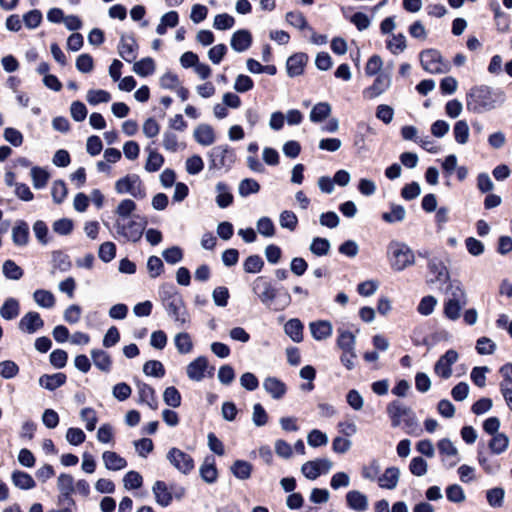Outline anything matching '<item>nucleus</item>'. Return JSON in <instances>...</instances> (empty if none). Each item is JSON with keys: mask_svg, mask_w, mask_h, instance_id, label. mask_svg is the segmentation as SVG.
Masks as SVG:
<instances>
[{"mask_svg": "<svg viewBox=\"0 0 512 512\" xmlns=\"http://www.w3.org/2000/svg\"><path fill=\"white\" fill-rule=\"evenodd\" d=\"M505 94L501 90H492L488 86L474 87L467 94V109L474 113L490 111L503 104Z\"/></svg>", "mask_w": 512, "mask_h": 512, "instance_id": "nucleus-1", "label": "nucleus"}, {"mask_svg": "<svg viewBox=\"0 0 512 512\" xmlns=\"http://www.w3.org/2000/svg\"><path fill=\"white\" fill-rule=\"evenodd\" d=\"M161 296L168 316L173 319L177 327H182L190 322V315L184 301L172 286H163Z\"/></svg>", "mask_w": 512, "mask_h": 512, "instance_id": "nucleus-2", "label": "nucleus"}, {"mask_svg": "<svg viewBox=\"0 0 512 512\" xmlns=\"http://www.w3.org/2000/svg\"><path fill=\"white\" fill-rule=\"evenodd\" d=\"M387 253L391 268L395 271H402L415 263L413 250L403 242H390Z\"/></svg>", "mask_w": 512, "mask_h": 512, "instance_id": "nucleus-3", "label": "nucleus"}, {"mask_svg": "<svg viewBox=\"0 0 512 512\" xmlns=\"http://www.w3.org/2000/svg\"><path fill=\"white\" fill-rule=\"evenodd\" d=\"M137 218L115 221L116 238L122 239L125 242H138L143 235L147 222L144 219L138 221Z\"/></svg>", "mask_w": 512, "mask_h": 512, "instance_id": "nucleus-4", "label": "nucleus"}, {"mask_svg": "<svg viewBox=\"0 0 512 512\" xmlns=\"http://www.w3.org/2000/svg\"><path fill=\"white\" fill-rule=\"evenodd\" d=\"M117 194H129L135 199H144L147 195L146 188L137 174H127L115 182Z\"/></svg>", "mask_w": 512, "mask_h": 512, "instance_id": "nucleus-5", "label": "nucleus"}, {"mask_svg": "<svg viewBox=\"0 0 512 512\" xmlns=\"http://www.w3.org/2000/svg\"><path fill=\"white\" fill-rule=\"evenodd\" d=\"M420 62L423 69L431 74L445 73L449 69L448 65L442 61L440 52L435 49L422 51Z\"/></svg>", "mask_w": 512, "mask_h": 512, "instance_id": "nucleus-6", "label": "nucleus"}, {"mask_svg": "<svg viewBox=\"0 0 512 512\" xmlns=\"http://www.w3.org/2000/svg\"><path fill=\"white\" fill-rule=\"evenodd\" d=\"M166 459L176 470L184 475H188L195 466L192 456L176 447L171 448L167 452Z\"/></svg>", "mask_w": 512, "mask_h": 512, "instance_id": "nucleus-7", "label": "nucleus"}, {"mask_svg": "<svg viewBox=\"0 0 512 512\" xmlns=\"http://www.w3.org/2000/svg\"><path fill=\"white\" fill-rule=\"evenodd\" d=\"M437 448L440 455L442 456L443 464L448 468H452L459 463L460 458L458 449L450 439H441L437 443Z\"/></svg>", "mask_w": 512, "mask_h": 512, "instance_id": "nucleus-8", "label": "nucleus"}, {"mask_svg": "<svg viewBox=\"0 0 512 512\" xmlns=\"http://www.w3.org/2000/svg\"><path fill=\"white\" fill-rule=\"evenodd\" d=\"M252 291L259 297L261 303L268 307L276 297V290L263 277H257L253 281Z\"/></svg>", "mask_w": 512, "mask_h": 512, "instance_id": "nucleus-9", "label": "nucleus"}, {"mask_svg": "<svg viewBox=\"0 0 512 512\" xmlns=\"http://www.w3.org/2000/svg\"><path fill=\"white\" fill-rule=\"evenodd\" d=\"M458 353L450 349L436 362L435 374L444 379H448L452 375V365L458 360Z\"/></svg>", "mask_w": 512, "mask_h": 512, "instance_id": "nucleus-10", "label": "nucleus"}, {"mask_svg": "<svg viewBox=\"0 0 512 512\" xmlns=\"http://www.w3.org/2000/svg\"><path fill=\"white\" fill-rule=\"evenodd\" d=\"M212 166L216 169L229 167L234 162V153L227 146H216L210 152Z\"/></svg>", "mask_w": 512, "mask_h": 512, "instance_id": "nucleus-11", "label": "nucleus"}, {"mask_svg": "<svg viewBox=\"0 0 512 512\" xmlns=\"http://www.w3.org/2000/svg\"><path fill=\"white\" fill-rule=\"evenodd\" d=\"M392 83L391 76L388 74H379L373 84L363 91V96L367 99H375L387 91Z\"/></svg>", "mask_w": 512, "mask_h": 512, "instance_id": "nucleus-12", "label": "nucleus"}, {"mask_svg": "<svg viewBox=\"0 0 512 512\" xmlns=\"http://www.w3.org/2000/svg\"><path fill=\"white\" fill-rule=\"evenodd\" d=\"M138 45L133 36L122 35L118 46L119 55L126 61L131 63L137 57Z\"/></svg>", "mask_w": 512, "mask_h": 512, "instance_id": "nucleus-13", "label": "nucleus"}, {"mask_svg": "<svg viewBox=\"0 0 512 512\" xmlns=\"http://www.w3.org/2000/svg\"><path fill=\"white\" fill-rule=\"evenodd\" d=\"M44 326V322L39 313L30 311L26 313L19 321L18 327L21 331L34 334Z\"/></svg>", "mask_w": 512, "mask_h": 512, "instance_id": "nucleus-14", "label": "nucleus"}, {"mask_svg": "<svg viewBox=\"0 0 512 512\" xmlns=\"http://www.w3.org/2000/svg\"><path fill=\"white\" fill-rule=\"evenodd\" d=\"M263 389L275 400H280L287 392V386L277 377L269 376L263 380Z\"/></svg>", "mask_w": 512, "mask_h": 512, "instance_id": "nucleus-15", "label": "nucleus"}, {"mask_svg": "<svg viewBox=\"0 0 512 512\" xmlns=\"http://www.w3.org/2000/svg\"><path fill=\"white\" fill-rule=\"evenodd\" d=\"M346 503L350 509L357 512H365L369 507L368 497L358 490H351L346 494Z\"/></svg>", "mask_w": 512, "mask_h": 512, "instance_id": "nucleus-16", "label": "nucleus"}, {"mask_svg": "<svg viewBox=\"0 0 512 512\" xmlns=\"http://www.w3.org/2000/svg\"><path fill=\"white\" fill-rule=\"evenodd\" d=\"M312 337L317 341H323L332 336L333 326L330 321L319 320L309 324Z\"/></svg>", "mask_w": 512, "mask_h": 512, "instance_id": "nucleus-17", "label": "nucleus"}, {"mask_svg": "<svg viewBox=\"0 0 512 512\" xmlns=\"http://www.w3.org/2000/svg\"><path fill=\"white\" fill-rule=\"evenodd\" d=\"M208 362L204 356H199L188 364L186 368L187 376L192 381H201L205 376Z\"/></svg>", "mask_w": 512, "mask_h": 512, "instance_id": "nucleus-18", "label": "nucleus"}, {"mask_svg": "<svg viewBox=\"0 0 512 512\" xmlns=\"http://www.w3.org/2000/svg\"><path fill=\"white\" fill-rule=\"evenodd\" d=\"M411 409L398 401H393L387 406V413L391 419L393 427L401 425L403 419L410 415Z\"/></svg>", "mask_w": 512, "mask_h": 512, "instance_id": "nucleus-19", "label": "nucleus"}, {"mask_svg": "<svg viewBox=\"0 0 512 512\" xmlns=\"http://www.w3.org/2000/svg\"><path fill=\"white\" fill-rule=\"evenodd\" d=\"M252 43V36L248 30L241 29L233 33L230 41L232 49L236 52L246 51Z\"/></svg>", "mask_w": 512, "mask_h": 512, "instance_id": "nucleus-20", "label": "nucleus"}, {"mask_svg": "<svg viewBox=\"0 0 512 512\" xmlns=\"http://www.w3.org/2000/svg\"><path fill=\"white\" fill-rule=\"evenodd\" d=\"M102 461L105 468L110 471H119L127 466L126 459L114 451H104Z\"/></svg>", "mask_w": 512, "mask_h": 512, "instance_id": "nucleus-21", "label": "nucleus"}, {"mask_svg": "<svg viewBox=\"0 0 512 512\" xmlns=\"http://www.w3.org/2000/svg\"><path fill=\"white\" fill-rule=\"evenodd\" d=\"M136 387L139 395V401L146 403L151 409L156 410L158 402L155 397L154 389L150 385L140 381L137 382Z\"/></svg>", "mask_w": 512, "mask_h": 512, "instance_id": "nucleus-22", "label": "nucleus"}, {"mask_svg": "<svg viewBox=\"0 0 512 512\" xmlns=\"http://www.w3.org/2000/svg\"><path fill=\"white\" fill-rule=\"evenodd\" d=\"M399 477L400 470L396 467H389L378 477V484L381 488L393 490L398 485Z\"/></svg>", "mask_w": 512, "mask_h": 512, "instance_id": "nucleus-23", "label": "nucleus"}, {"mask_svg": "<svg viewBox=\"0 0 512 512\" xmlns=\"http://www.w3.org/2000/svg\"><path fill=\"white\" fill-rule=\"evenodd\" d=\"M195 140L203 146H210L215 142V133L208 124H200L194 130Z\"/></svg>", "mask_w": 512, "mask_h": 512, "instance_id": "nucleus-24", "label": "nucleus"}, {"mask_svg": "<svg viewBox=\"0 0 512 512\" xmlns=\"http://www.w3.org/2000/svg\"><path fill=\"white\" fill-rule=\"evenodd\" d=\"M137 206L136 203L129 198H125L119 202L114 213L117 216L116 221H124L130 218H135L133 213L135 212Z\"/></svg>", "mask_w": 512, "mask_h": 512, "instance_id": "nucleus-25", "label": "nucleus"}, {"mask_svg": "<svg viewBox=\"0 0 512 512\" xmlns=\"http://www.w3.org/2000/svg\"><path fill=\"white\" fill-rule=\"evenodd\" d=\"M446 301L459 304H467L468 299L465 290L457 281L451 282L446 290Z\"/></svg>", "mask_w": 512, "mask_h": 512, "instance_id": "nucleus-26", "label": "nucleus"}, {"mask_svg": "<svg viewBox=\"0 0 512 512\" xmlns=\"http://www.w3.org/2000/svg\"><path fill=\"white\" fill-rule=\"evenodd\" d=\"M201 478L208 484L216 482L218 471L213 458H206L199 468Z\"/></svg>", "mask_w": 512, "mask_h": 512, "instance_id": "nucleus-27", "label": "nucleus"}, {"mask_svg": "<svg viewBox=\"0 0 512 512\" xmlns=\"http://www.w3.org/2000/svg\"><path fill=\"white\" fill-rule=\"evenodd\" d=\"M156 502L162 506H168L172 501V494L163 481H156L152 487Z\"/></svg>", "mask_w": 512, "mask_h": 512, "instance_id": "nucleus-28", "label": "nucleus"}, {"mask_svg": "<svg viewBox=\"0 0 512 512\" xmlns=\"http://www.w3.org/2000/svg\"><path fill=\"white\" fill-rule=\"evenodd\" d=\"M331 112L332 107L328 102H319L312 107L309 119L313 123H320L327 119Z\"/></svg>", "mask_w": 512, "mask_h": 512, "instance_id": "nucleus-29", "label": "nucleus"}, {"mask_svg": "<svg viewBox=\"0 0 512 512\" xmlns=\"http://www.w3.org/2000/svg\"><path fill=\"white\" fill-rule=\"evenodd\" d=\"M307 61V56L303 53H297L289 57L287 60V72L289 76H298L303 72L304 65Z\"/></svg>", "mask_w": 512, "mask_h": 512, "instance_id": "nucleus-30", "label": "nucleus"}, {"mask_svg": "<svg viewBox=\"0 0 512 512\" xmlns=\"http://www.w3.org/2000/svg\"><path fill=\"white\" fill-rule=\"evenodd\" d=\"M12 241L17 246H26L29 241V226L20 221L12 229Z\"/></svg>", "mask_w": 512, "mask_h": 512, "instance_id": "nucleus-31", "label": "nucleus"}, {"mask_svg": "<svg viewBox=\"0 0 512 512\" xmlns=\"http://www.w3.org/2000/svg\"><path fill=\"white\" fill-rule=\"evenodd\" d=\"M65 382L66 375L63 373H55L52 375L45 374L39 378L40 386L50 391L61 387Z\"/></svg>", "mask_w": 512, "mask_h": 512, "instance_id": "nucleus-32", "label": "nucleus"}, {"mask_svg": "<svg viewBox=\"0 0 512 512\" xmlns=\"http://www.w3.org/2000/svg\"><path fill=\"white\" fill-rule=\"evenodd\" d=\"M20 313L19 301L15 298H7L0 308V316L5 320L15 319Z\"/></svg>", "mask_w": 512, "mask_h": 512, "instance_id": "nucleus-33", "label": "nucleus"}, {"mask_svg": "<svg viewBox=\"0 0 512 512\" xmlns=\"http://www.w3.org/2000/svg\"><path fill=\"white\" fill-rule=\"evenodd\" d=\"M284 331L294 342L299 343L303 340V324L297 318L287 321Z\"/></svg>", "mask_w": 512, "mask_h": 512, "instance_id": "nucleus-34", "label": "nucleus"}, {"mask_svg": "<svg viewBox=\"0 0 512 512\" xmlns=\"http://www.w3.org/2000/svg\"><path fill=\"white\" fill-rule=\"evenodd\" d=\"M33 299L39 307L46 309L53 308L56 302L53 293L45 289L35 290L33 293Z\"/></svg>", "mask_w": 512, "mask_h": 512, "instance_id": "nucleus-35", "label": "nucleus"}, {"mask_svg": "<svg viewBox=\"0 0 512 512\" xmlns=\"http://www.w3.org/2000/svg\"><path fill=\"white\" fill-rule=\"evenodd\" d=\"M175 347L180 354H189L193 350V341L187 332H180L174 336Z\"/></svg>", "mask_w": 512, "mask_h": 512, "instance_id": "nucleus-36", "label": "nucleus"}, {"mask_svg": "<svg viewBox=\"0 0 512 512\" xmlns=\"http://www.w3.org/2000/svg\"><path fill=\"white\" fill-rule=\"evenodd\" d=\"M11 479L16 487L23 490L32 489L36 485L32 476L23 471H14Z\"/></svg>", "mask_w": 512, "mask_h": 512, "instance_id": "nucleus-37", "label": "nucleus"}, {"mask_svg": "<svg viewBox=\"0 0 512 512\" xmlns=\"http://www.w3.org/2000/svg\"><path fill=\"white\" fill-rule=\"evenodd\" d=\"M57 488L65 499H70L74 492V479L70 474L62 473L57 479Z\"/></svg>", "mask_w": 512, "mask_h": 512, "instance_id": "nucleus-38", "label": "nucleus"}, {"mask_svg": "<svg viewBox=\"0 0 512 512\" xmlns=\"http://www.w3.org/2000/svg\"><path fill=\"white\" fill-rule=\"evenodd\" d=\"M216 203L220 208H226L233 202V195L231 194L229 187L223 183L219 182L216 184Z\"/></svg>", "mask_w": 512, "mask_h": 512, "instance_id": "nucleus-39", "label": "nucleus"}, {"mask_svg": "<svg viewBox=\"0 0 512 512\" xmlns=\"http://www.w3.org/2000/svg\"><path fill=\"white\" fill-rule=\"evenodd\" d=\"M91 357L94 365L104 372H109L111 369L112 361L109 354L103 350H92Z\"/></svg>", "mask_w": 512, "mask_h": 512, "instance_id": "nucleus-40", "label": "nucleus"}, {"mask_svg": "<svg viewBox=\"0 0 512 512\" xmlns=\"http://www.w3.org/2000/svg\"><path fill=\"white\" fill-rule=\"evenodd\" d=\"M356 338L350 331L338 329L337 346L342 351L355 350Z\"/></svg>", "mask_w": 512, "mask_h": 512, "instance_id": "nucleus-41", "label": "nucleus"}, {"mask_svg": "<svg viewBox=\"0 0 512 512\" xmlns=\"http://www.w3.org/2000/svg\"><path fill=\"white\" fill-rule=\"evenodd\" d=\"M387 49L394 55L402 53L406 47V37L402 34H392L386 41Z\"/></svg>", "mask_w": 512, "mask_h": 512, "instance_id": "nucleus-42", "label": "nucleus"}, {"mask_svg": "<svg viewBox=\"0 0 512 512\" xmlns=\"http://www.w3.org/2000/svg\"><path fill=\"white\" fill-rule=\"evenodd\" d=\"M453 135L458 144L464 145L469 140L470 129L465 120H459L454 124Z\"/></svg>", "mask_w": 512, "mask_h": 512, "instance_id": "nucleus-43", "label": "nucleus"}, {"mask_svg": "<svg viewBox=\"0 0 512 512\" xmlns=\"http://www.w3.org/2000/svg\"><path fill=\"white\" fill-rule=\"evenodd\" d=\"M509 446V438L503 434V433H497L493 435L490 443L489 448L491 449L492 453L494 454H502L507 450Z\"/></svg>", "mask_w": 512, "mask_h": 512, "instance_id": "nucleus-44", "label": "nucleus"}, {"mask_svg": "<svg viewBox=\"0 0 512 512\" xmlns=\"http://www.w3.org/2000/svg\"><path fill=\"white\" fill-rule=\"evenodd\" d=\"M30 174L35 189L44 188L47 185L48 180L50 178L49 173L41 167H33L31 169Z\"/></svg>", "mask_w": 512, "mask_h": 512, "instance_id": "nucleus-45", "label": "nucleus"}, {"mask_svg": "<svg viewBox=\"0 0 512 512\" xmlns=\"http://www.w3.org/2000/svg\"><path fill=\"white\" fill-rule=\"evenodd\" d=\"M252 471V466L247 461L243 460H237L234 462V464L231 466V472L233 475L240 479V480H246L250 477Z\"/></svg>", "mask_w": 512, "mask_h": 512, "instance_id": "nucleus-46", "label": "nucleus"}, {"mask_svg": "<svg viewBox=\"0 0 512 512\" xmlns=\"http://www.w3.org/2000/svg\"><path fill=\"white\" fill-rule=\"evenodd\" d=\"M155 70V64L152 58L146 57L137 61L133 65V71L142 77L152 74Z\"/></svg>", "mask_w": 512, "mask_h": 512, "instance_id": "nucleus-47", "label": "nucleus"}, {"mask_svg": "<svg viewBox=\"0 0 512 512\" xmlns=\"http://www.w3.org/2000/svg\"><path fill=\"white\" fill-rule=\"evenodd\" d=\"M330 241L326 238L315 237L310 244V251L316 256H325L330 251Z\"/></svg>", "mask_w": 512, "mask_h": 512, "instance_id": "nucleus-48", "label": "nucleus"}, {"mask_svg": "<svg viewBox=\"0 0 512 512\" xmlns=\"http://www.w3.org/2000/svg\"><path fill=\"white\" fill-rule=\"evenodd\" d=\"M406 217V210L401 205H391L390 212H385L382 214V219L387 223H396L401 222Z\"/></svg>", "mask_w": 512, "mask_h": 512, "instance_id": "nucleus-49", "label": "nucleus"}, {"mask_svg": "<svg viewBox=\"0 0 512 512\" xmlns=\"http://www.w3.org/2000/svg\"><path fill=\"white\" fill-rule=\"evenodd\" d=\"M163 147L170 152H176L179 149L184 148V144L179 141L178 136L171 132L165 131L163 133Z\"/></svg>", "mask_w": 512, "mask_h": 512, "instance_id": "nucleus-50", "label": "nucleus"}, {"mask_svg": "<svg viewBox=\"0 0 512 512\" xmlns=\"http://www.w3.org/2000/svg\"><path fill=\"white\" fill-rule=\"evenodd\" d=\"M431 274L435 275L437 281H446L448 279V270L446 266L437 259H431L428 263Z\"/></svg>", "mask_w": 512, "mask_h": 512, "instance_id": "nucleus-51", "label": "nucleus"}, {"mask_svg": "<svg viewBox=\"0 0 512 512\" xmlns=\"http://www.w3.org/2000/svg\"><path fill=\"white\" fill-rule=\"evenodd\" d=\"M504 496H505V491L503 488H500V487H495V488L489 489L486 492L487 502L493 508L502 507L503 502H504Z\"/></svg>", "mask_w": 512, "mask_h": 512, "instance_id": "nucleus-52", "label": "nucleus"}, {"mask_svg": "<svg viewBox=\"0 0 512 512\" xmlns=\"http://www.w3.org/2000/svg\"><path fill=\"white\" fill-rule=\"evenodd\" d=\"M4 276L11 280H19L23 276V270L12 260H6L2 266Z\"/></svg>", "mask_w": 512, "mask_h": 512, "instance_id": "nucleus-53", "label": "nucleus"}, {"mask_svg": "<svg viewBox=\"0 0 512 512\" xmlns=\"http://www.w3.org/2000/svg\"><path fill=\"white\" fill-rule=\"evenodd\" d=\"M143 372L147 376L162 378L165 375L163 364L158 360H149L143 366Z\"/></svg>", "mask_w": 512, "mask_h": 512, "instance_id": "nucleus-54", "label": "nucleus"}, {"mask_svg": "<svg viewBox=\"0 0 512 512\" xmlns=\"http://www.w3.org/2000/svg\"><path fill=\"white\" fill-rule=\"evenodd\" d=\"M80 418L85 423V428L88 431H93L98 422L97 413L93 408L85 407L80 411Z\"/></svg>", "mask_w": 512, "mask_h": 512, "instance_id": "nucleus-55", "label": "nucleus"}, {"mask_svg": "<svg viewBox=\"0 0 512 512\" xmlns=\"http://www.w3.org/2000/svg\"><path fill=\"white\" fill-rule=\"evenodd\" d=\"M260 190L259 183L251 178L243 179L238 186V193L242 197H247L250 194H255Z\"/></svg>", "mask_w": 512, "mask_h": 512, "instance_id": "nucleus-56", "label": "nucleus"}, {"mask_svg": "<svg viewBox=\"0 0 512 512\" xmlns=\"http://www.w3.org/2000/svg\"><path fill=\"white\" fill-rule=\"evenodd\" d=\"M111 95L109 92L102 90V89H91L87 92L86 100L91 105H97L99 103H106L110 101Z\"/></svg>", "mask_w": 512, "mask_h": 512, "instance_id": "nucleus-57", "label": "nucleus"}, {"mask_svg": "<svg viewBox=\"0 0 512 512\" xmlns=\"http://www.w3.org/2000/svg\"><path fill=\"white\" fill-rule=\"evenodd\" d=\"M279 223L282 228L294 231L298 224V218L294 212L285 210L279 216Z\"/></svg>", "mask_w": 512, "mask_h": 512, "instance_id": "nucleus-58", "label": "nucleus"}, {"mask_svg": "<svg viewBox=\"0 0 512 512\" xmlns=\"http://www.w3.org/2000/svg\"><path fill=\"white\" fill-rule=\"evenodd\" d=\"M307 443L311 447L325 446L328 443V436L318 429H313L307 435Z\"/></svg>", "mask_w": 512, "mask_h": 512, "instance_id": "nucleus-59", "label": "nucleus"}, {"mask_svg": "<svg viewBox=\"0 0 512 512\" xmlns=\"http://www.w3.org/2000/svg\"><path fill=\"white\" fill-rule=\"evenodd\" d=\"M264 262L258 255H251L243 263L244 271L247 273H258L262 270Z\"/></svg>", "mask_w": 512, "mask_h": 512, "instance_id": "nucleus-60", "label": "nucleus"}, {"mask_svg": "<svg viewBox=\"0 0 512 512\" xmlns=\"http://www.w3.org/2000/svg\"><path fill=\"white\" fill-rule=\"evenodd\" d=\"M163 163H164L163 156L154 150H150L148 159L145 164V169L148 172H156L161 168Z\"/></svg>", "mask_w": 512, "mask_h": 512, "instance_id": "nucleus-61", "label": "nucleus"}, {"mask_svg": "<svg viewBox=\"0 0 512 512\" xmlns=\"http://www.w3.org/2000/svg\"><path fill=\"white\" fill-rule=\"evenodd\" d=\"M286 21L293 27L303 30L310 28L304 15L299 11H291L286 14Z\"/></svg>", "mask_w": 512, "mask_h": 512, "instance_id": "nucleus-62", "label": "nucleus"}, {"mask_svg": "<svg viewBox=\"0 0 512 512\" xmlns=\"http://www.w3.org/2000/svg\"><path fill=\"white\" fill-rule=\"evenodd\" d=\"M163 400L166 405L176 408L181 404V395L175 387H167L163 393Z\"/></svg>", "mask_w": 512, "mask_h": 512, "instance_id": "nucleus-63", "label": "nucleus"}, {"mask_svg": "<svg viewBox=\"0 0 512 512\" xmlns=\"http://www.w3.org/2000/svg\"><path fill=\"white\" fill-rule=\"evenodd\" d=\"M446 496L447 499L453 503H462L466 499L463 488L458 484L448 486L446 489Z\"/></svg>", "mask_w": 512, "mask_h": 512, "instance_id": "nucleus-64", "label": "nucleus"}]
</instances>
